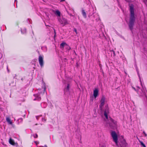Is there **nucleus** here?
Masks as SVG:
<instances>
[{
	"instance_id": "1",
	"label": "nucleus",
	"mask_w": 147,
	"mask_h": 147,
	"mask_svg": "<svg viewBox=\"0 0 147 147\" xmlns=\"http://www.w3.org/2000/svg\"><path fill=\"white\" fill-rule=\"evenodd\" d=\"M129 7L130 15L129 26L130 29L131 30L133 29V26L135 20V18L134 16V5L132 4H131L129 6Z\"/></svg>"
},
{
	"instance_id": "2",
	"label": "nucleus",
	"mask_w": 147,
	"mask_h": 147,
	"mask_svg": "<svg viewBox=\"0 0 147 147\" xmlns=\"http://www.w3.org/2000/svg\"><path fill=\"white\" fill-rule=\"evenodd\" d=\"M110 122L109 125L111 129H115L117 128V122L116 121L110 118Z\"/></svg>"
},
{
	"instance_id": "3",
	"label": "nucleus",
	"mask_w": 147,
	"mask_h": 147,
	"mask_svg": "<svg viewBox=\"0 0 147 147\" xmlns=\"http://www.w3.org/2000/svg\"><path fill=\"white\" fill-rule=\"evenodd\" d=\"M111 135L112 137L113 141L115 142L116 145L118 146V137L116 133L114 131H112L111 132Z\"/></svg>"
},
{
	"instance_id": "4",
	"label": "nucleus",
	"mask_w": 147,
	"mask_h": 147,
	"mask_svg": "<svg viewBox=\"0 0 147 147\" xmlns=\"http://www.w3.org/2000/svg\"><path fill=\"white\" fill-rule=\"evenodd\" d=\"M58 20L60 24H62L63 26H64L68 24V22L66 19L63 17L60 18H58Z\"/></svg>"
},
{
	"instance_id": "5",
	"label": "nucleus",
	"mask_w": 147,
	"mask_h": 147,
	"mask_svg": "<svg viewBox=\"0 0 147 147\" xmlns=\"http://www.w3.org/2000/svg\"><path fill=\"white\" fill-rule=\"evenodd\" d=\"M38 61L41 67H42L43 65L44 62L43 57L41 55L39 56Z\"/></svg>"
},
{
	"instance_id": "6",
	"label": "nucleus",
	"mask_w": 147,
	"mask_h": 147,
	"mask_svg": "<svg viewBox=\"0 0 147 147\" xmlns=\"http://www.w3.org/2000/svg\"><path fill=\"white\" fill-rule=\"evenodd\" d=\"M105 98L104 96H102L100 100V107L101 108L104 105Z\"/></svg>"
},
{
	"instance_id": "7",
	"label": "nucleus",
	"mask_w": 147,
	"mask_h": 147,
	"mask_svg": "<svg viewBox=\"0 0 147 147\" xmlns=\"http://www.w3.org/2000/svg\"><path fill=\"white\" fill-rule=\"evenodd\" d=\"M98 90L97 88H96L93 91V96L95 98H96L98 94Z\"/></svg>"
},
{
	"instance_id": "8",
	"label": "nucleus",
	"mask_w": 147,
	"mask_h": 147,
	"mask_svg": "<svg viewBox=\"0 0 147 147\" xmlns=\"http://www.w3.org/2000/svg\"><path fill=\"white\" fill-rule=\"evenodd\" d=\"M70 88V85L69 84H67V86L64 89V92L65 93L69 92Z\"/></svg>"
},
{
	"instance_id": "9",
	"label": "nucleus",
	"mask_w": 147,
	"mask_h": 147,
	"mask_svg": "<svg viewBox=\"0 0 147 147\" xmlns=\"http://www.w3.org/2000/svg\"><path fill=\"white\" fill-rule=\"evenodd\" d=\"M35 98L34 99V100H38L39 101L41 100V98L38 94L34 95Z\"/></svg>"
},
{
	"instance_id": "10",
	"label": "nucleus",
	"mask_w": 147,
	"mask_h": 147,
	"mask_svg": "<svg viewBox=\"0 0 147 147\" xmlns=\"http://www.w3.org/2000/svg\"><path fill=\"white\" fill-rule=\"evenodd\" d=\"M6 120L9 124L10 125H12V122L9 117H7L6 118Z\"/></svg>"
},
{
	"instance_id": "11",
	"label": "nucleus",
	"mask_w": 147,
	"mask_h": 147,
	"mask_svg": "<svg viewBox=\"0 0 147 147\" xmlns=\"http://www.w3.org/2000/svg\"><path fill=\"white\" fill-rule=\"evenodd\" d=\"M66 45H67V44L65 42H62L60 44V47L61 49H63L64 47Z\"/></svg>"
},
{
	"instance_id": "12",
	"label": "nucleus",
	"mask_w": 147,
	"mask_h": 147,
	"mask_svg": "<svg viewBox=\"0 0 147 147\" xmlns=\"http://www.w3.org/2000/svg\"><path fill=\"white\" fill-rule=\"evenodd\" d=\"M9 143L12 145H15V142L14 140L12 139L11 138H10L9 140Z\"/></svg>"
},
{
	"instance_id": "13",
	"label": "nucleus",
	"mask_w": 147,
	"mask_h": 147,
	"mask_svg": "<svg viewBox=\"0 0 147 147\" xmlns=\"http://www.w3.org/2000/svg\"><path fill=\"white\" fill-rule=\"evenodd\" d=\"M55 15L58 16L59 17L58 18H61L60 17V12L58 11V10H56L55 11Z\"/></svg>"
},
{
	"instance_id": "14",
	"label": "nucleus",
	"mask_w": 147,
	"mask_h": 147,
	"mask_svg": "<svg viewBox=\"0 0 147 147\" xmlns=\"http://www.w3.org/2000/svg\"><path fill=\"white\" fill-rule=\"evenodd\" d=\"M108 111H107L106 110H105L104 113V115L105 117L107 119H108Z\"/></svg>"
},
{
	"instance_id": "15",
	"label": "nucleus",
	"mask_w": 147,
	"mask_h": 147,
	"mask_svg": "<svg viewBox=\"0 0 147 147\" xmlns=\"http://www.w3.org/2000/svg\"><path fill=\"white\" fill-rule=\"evenodd\" d=\"M82 15H83V16H84V18H86V13L85 12V11H84V10H82Z\"/></svg>"
},
{
	"instance_id": "16",
	"label": "nucleus",
	"mask_w": 147,
	"mask_h": 147,
	"mask_svg": "<svg viewBox=\"0 0 147 147\" xmlns=\"http://www.w3.org/2000/svg\"><path fill=\"white\" fill-rule=\"evenodd\" d=\"M139 142L140 143L141 145L143 147H146V146L144 144L142 141L139 140Z\"/></svg>"
},
{
	"instance_id": "17",
	"label": "nucleus",
	"mask_w": 147,
	"mask_h": 147,
	"mask_svg": "<svg viewBox=\"0 0 147 147\" xmlns=\"http://www.w3.org/2000/svg\"><path fill=\"white\" fill-rule=\"evenodd\" d=\"M21 32L23 33H25L26 32V30L25 28H23L21 29Z\"/></svg>"
},
{
	"instance_id": "18",
	"label": "nucleus",
	"mask_w": 147,
	"mask_h": 147,
	"mask_svg": "<svg viewBox=\"0 0 147 147\" xmlns=\"http://www.w3.org/2000/svg\"><path fill=\"white\" fill-rule=\"evenodd\" d=\"M33 136L35 138H37L38 137V136L36 134H33Z\"/></svg>"
},
{
	"instance_id": "19",
	"label": "nucleus",
	"mask_w": 147,
	"mask_h": 147,
	"mask_svg": "<svg viewBox=\"0 0 147 147\" xmlns=\"http://www.w3.org/2000/svg\"><path fill=\"white\" fill-rule=\"evenodd\" d=\"M66 48L68 50H69L71 48H70V47L67 45H66Z\"/></svg>"
},
{
	"instance_id": "20",
	"label": "nucleus",
	"mask_w": 147,
	"mask_h": 147,
	"mask_svg": "<svg viewBox=\"0 0 147 147\" xmlns=\"http://www.w3.org/2000/svg\"><path fill=\"white\" fill-rule=\"evenodd\" d=\"M74 31L76 33V34H77L78 33H77V30L75 28H74Z\"/></svg>"
},
{
	"instance_id": "21",
	"label": "nucleus",
	"mask_w": 147,
	"mask_h": 147,
	"mask_svg": "<svg viewBox=\"0 0 147 147\" xmlns=\"http://www.w3.org/2000/svg\"><path fill=\"white\" fill-rule=\"evenodd\" d=\"M143 133L144 134V136L145 137H146L147 136V134L145 133L144 131H143Z\"/></svg>"
},
{
	"instance_id": "22",
	"label": "nucleus",
	"mask_w": 147,
	"mask_h": 147,
	"mask_svg": "<svg viewBox=\"0 0 147 147\" xmlns=\"http://www.w3.org/2000/svg\"><path fill=\"white\" fill-rule=\"evenodd\" d=\"M42 104H43V103H41V106H42V107H43V108H45V107H46V105H47V104H45V107H42Z\"/></svg>"
},
{
	"instance_id": "23",
	"label": "nucleus",
	"mask_w": 147,
	"mask_h": 147,
	"mask_svg": "<svg viewBox=\"0 0 147 147\" xmlns=\"http://www.w3.org/2000/svg\"><path fill=\"white\" fill-rule=\"evenodd\" d=\"M127 144L125 142V143H124V147H126V145Z\"/></svg>"
},
{
	"instance_id": "24",
	"label": "nucleus",
	"mask_w": 147,
	"mask_h": 147,
	"mask_svg": "<svg viewBox=\"0 0 147 147\" xmlns=\"http://www.w3.org/2000/svg\"><path fill=\"white\" fill-rule=\"evenodd\" d=\"M144 1L146 3H147V0H144Z\"/></svg>"
},
{
	"instance_id": "25",
	"label": "nucleus",
	"mask_w": 147,
	"mask_h": 147,
	"mask_svg": "<svg viewBox=\"0 0 147 147\" xmlns=\"http://www.w3.org/2000/svg\"><path fill=\"white\" fill-rule=\"evenodd\" d=\"M35 143L36 144H38V142H37V141H35Z\"/></svg>"
},
{
	"instance_id": "26",
	"label": "nucleus",
	"mask_w": 147,
	"mask_h": 147,
	"mask_svg": "<svg viewBox=\"0 0 147 147\" xmlns=\"http://www.w3.org/2000/svg\"><path fill=\"white\" fill-rule=\"evenodd\" d=\"M38 116H36V118L37 119H38Z\"/></svg>"
},
{
	"instance_id": "27",
	"label": "nucleus",
	"mask_w": 147,
	"mask_h": 147,
	"mask_svg": "<svg viewBox=\"0 0 147 147\" xmlns=\"http://www.w3.org/2000/svg\"><path fill=\"white\" fill-rule=\"evenodd\" d=\"M7 69L8 71L9 72V69H8V66L7 67Z\"/></svg>"
},
{
	"instance_id": "28",
	"label": "nucleus",
	"mask_w": 147,
	"mask_h": 147,
	"mask_svg": "<svg viewBox=\"0 0 147 147\" xmlns=\"http://www.w3.org/2000/svg\"><path fill=\"white\" fill-rule=\"evenodd\" d=\"M65 1V0H61L60 1L61 2H62V1Z\"/></svg>"
},
{
	"instance_id": "29",
	"label": "nucleus",
	"mask_w": 147,
	"mask_h": 147,
	"mask_svg": "<svg viewBox=\"0 0 147 147\" xmlns=\"http://www.w3.org/2000/svg\"><path fill=\"white\" fill-rule=\"evenodd\" d=\"M44 147H47V146L46 145H45Z\"/></svg>"
},
{
	"instance_id": "30",
	"label": "nucleus",
	"mask_w": 147,
	"mask_h": 147,
	"mask_svg": "<svg viewBox=\"0 0 147 147\" xmlns=\"http://www.w3.org/2000/svg\"><path fill=\"white\" fill-rule=\"evenodd\" d=\"M113 52L115 54V52L113 51Z\"/></svg>"
},
{
	"instance_id": "31",
	"label": "nucleus",
	"mask_w": 147,
	"mask_h": 147,
	"mask_svg": "<svg viewBox=\"0 0 147 147\" xmlns=\"http://www.w3.org/2000/svg\"><path fill=\"white\" fill-rule=\"evenodd\" d=\"M45 88H44V91H45Z\"/></svg>"
}]
</instances>
